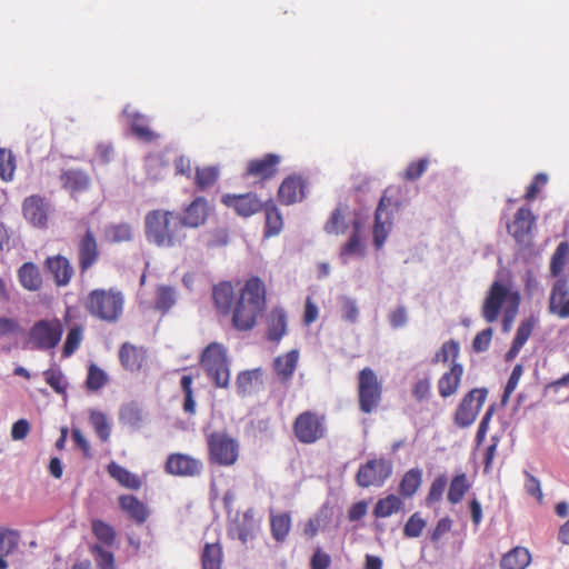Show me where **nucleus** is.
I'll return each mask as SVG.
<instances>
[{"label": "nucleus", "instance_id": "nucleus-2", "mask_svg": "<svg viewBox=\"0 0 569 569\" xmlns=\"http://www.w3.org/2000/svg\"><path fill=\"white\" fill-rule=\"evenodd\" d=\"M144 232L149 242L164 248L180 247L187 238L179 214L161 209L146 214Z\"/></svg>", "mask_w": 569, "mask_h": 569}, {"label": "nucleus", "instance_id": "nucleus-45", "mask_svg": "<svg viewBox=\"0 0 569 569\" xmlns=\"http://www.w3.org/2000/svg\"><path fill=\"white\" fill-rule=\"evenodd\" d=\"M90 423L92 425L98 438L102 442H107L111 433V428L107 416L102 411L91 410Z\"/></svg>", "mask_w": 569, "mask_h": 569}, {"label": "nucleus", "instance_id": "nucleus-1", "mask_svg": "<svg viewBox=\"0 0 569 569\" xmlns=\"http://www.w3.org/2000/svg\"><path fill=\"white\" fill-rule=\"evenodd\" d=\"M267 291L262 280L251 277L240 290L234 306L232 307V326L239 331L253 329L258 317L266 309Z\"/></svg>", "mask_w": 569, "mask_h": 569}, {"label": "nucleus", "instance_id": "nucleus-7", "mask_svg": "<svg viewBox=\"0 0 569 569\" xmlns=\"http://www.w3.org/2000/svg\"><path fill=\"white\" fill-rule=\"evenodd\" d=\"M208 460L221 467L233 466L239 458L238 441L223 431H213L207 437Z\"/></svg>", "mask_w": 569, "mask_h": 569}, {"label": "nucleus", "instance_id": "nucleus-63", "mask_svg": "<svg viewBox=\"0 0 569 569\" xmlns=\"http://www.w3.org/2000/svg\"><path fill=\"white\" fill-rule=\"evenodd\" d=\"M91 551L97 556L96 561L99 569H116L114 556L111 551L104 550L99 545H94Z\"/></svg>", "mask_w": 569, "mask_h": 569}, {"label": "nucleus", "instance_id": "nucleus-13", "mask_svg": "<svg viewBox=\"0 0 569 569\" xmlns=\"http://www.w3.org/2000/svg\"><path fill=\"white\" fill-rule=\"evenodd\" d=\"M78 269L84 276L100 259V249L92 229L87 226L86 231L76 241Z\"/></svg>", "mask_w": 569, "mask_h": 569}, {"label": "nucleus", "instance_id": "nucleus-54", "mask_svg": "<svg viewBox=\"0 0 569 569\" xmlns=\"http://www.w3.org/2000/svg\"><path fill=\"white\" fill-rule=\"evenodd\" d=\"M108 381L106 372L97 365L91 363L88 368V376L86 380V387L90 391H98Z\"/></svg>", "mask_w": 569, "mask_h": 569}, {"label": "nucleus", "instance_id": "nucleus-61", "mask_svg": "<svg viewBox=\"0 0 569 569\" xmlns=\"http://www.w3.org/2000/svg\"><path fill=\"white\" fill-rule=\"evenodd\" d=\"M522 372H523L522 365H516L513 367V369L509 376V379L507 381V385L505 387L502 397H501L502 405H507V402L509 401L511 395L513 393V391L516 390V388L519 383Z\"/></svg>", "mask_w": 569, "mask_h": 569}, {"label": "nucleus", "instance_id": "nucleus-19", "mask_svg": "<svg viewBox=\"0 0 569 569\" xmlns=\"http://www.w3.org/2000/svg\"><path fill=\"white\" fill-rule=\"evenodd\" d=\"M210 212L208 200L204 197H196L179 216L183 227L198 228L206 223Z\"/></svg>", "mask_w": 569, "mask_h": 569}, {"label": "nucleus", "instance_id": "nucleus-38", "mask_svg": "<svg viewBox=\"0 0 569 569\" xmlns=\"http://www.w3.org/2000/svg\"><path fill=\"white\" fill-rule=\"evenodd\" d=\"M422 482V471L418 468H412L408 470L400 483H399V493L403 498L412 497L418 489L420 488Z\"/></svg>", "mask_w": 569, "mask_h": 569}, {"label": "nucleus", "instance_id": "nucleus-62", "mask_svg": "<svg viewBox=\"0 0 569 569\" xmlns=\"http://www.w3.org/2000/svg\"><path fill=\"white\" fill-rule=\"evenodd\" d=\"M426 527V521L420 517L418 512L413 513L403 527V535L407 538L419 537Z\"/></svg>", "mask_w": 569, "mask_h": 569}, {"label": "nucleus", "instance_id": "nucleus-14", "mask_svg": "<svg viewBox=\"0 0 569 569\" xmlns=\"http://www.w3.org/2000/svg\"><path fill=\"white\" fill-rule=\"evenodd\" d=\"M202 469L200 459L181 452L170 453L164 462V471L174 477H198Z\"/></svg>", "mask_w": 569, "mask_h": 569}, {"label": "nucleus", "instance_id": "nucleus-16", "mask_svg": "<svg viewBox=\"0 0 569 569\" xmlns=\"http://www.w3.org/2000/svg\"><path fill=\"white\" fill-rule=\"evenodd\" d=\"M535 222L536 217L532 211L521 207L516 212L512 223L508 226V231L518 243L528 244L531 241Z\"/></svg>", "mask_w": 569, "mask_h": 569}, {"label": "nucleus", "instance_id": "nucleus-60", "mask_svg": "<svg viewBox=\"0 0 569 569\" xmlns=\"http://www.w3.org/2000/svg\"><path fill=\"white\" fill-rule=\"evenodd\" d=\"M429 166V160L423 158L410 162L402 173V179L406 181H415L419 179Z\"/></svg>", "mask_w": 569, "mask_h": 569}, {"label": "nucleus", "instance_id": "nucleus-53", "mask_svg": "<svg viewBox=\"0 0 569 569\" xmlns=\"http://www.w3.org/2000/svg\"><path fill=\"white\" fill-rule=\"evenodd\" d=\"M16 170V160L12 151L0 148V178L3 181H10Z\"/></svg>", "mask_w": 569, "mask_h": 569}, {"label": "nucleus", "instance_id": "nucleus-22", "mask_svg": "<svg viewBox=\"0 0 569 569\" xmlns=\"http://www.w3.org/2000/svg\"><path fill=\"white\" fill-rule=\"evenodd\" d=\"M569 287L566 279H559L552 287L549 311L559 318H569Z\"/></svg>", "mask_w": 569, "mask_h": 569}, {"label": "nucleus", "instance_id": "nucleus-15", "mask_svg": "<svg viewBox=\"0 0 569 569\" xmlns=\"http://www.w3.org/2000/svg\"><path fill=\"white\" fill-rule=\"evenodd\" d=\"M222 203L233 209L241 217H251L262 210L264 203L256 193L248 192L243 194H224Z\"/></svg>", "mask_w": 569, "mask_h": 569}, {"label": "nucleus", "instance_id": "nucleus-58", "mask_svg": "<svg viewBox=\"0 0 569 569\" xmlns=\"http://www.w3.org/2000/svg\"><path fill=\"white\" fill-rule=\"evenodd\" d=\"M46 382L57 392L66 393L68 382L60 369L50 368L43 372Z\"/></svg>", "mask_w": 569, "mask_h": 569}, {"label": "nucleus", "instance_id": "nucleus-64", "mask_svg": "<svg viewBox=\"0 0 569 569\" xmlns=\"http://www.w3.org/2000/svg\"><path fill=\"white\" fill-rule=\"evenodd\" d=\"M411 393L418 402L429 399L431 396V379L425 377L416 381L412 386Z\"/></svg>", "mask_w": 569, "mask_h": 569}, {"label": "nucleus", "instance_id": "nucleus-20", "mask_svg": "<svg viewBox=\"0 0 569 569\" xmlns=\"http://www.w3.org/2000/svg\"><path fill=\"white\" fill-rule=\"evenodd\" d=\"M60 182L62 188L70 193L72 198L86 192L91 184L90 176L80 169H68L61 172Z\"/></svg>", "mask_w": 569, "mask_h": 569}, {"label": "nucleus", "instance_id": "nucleus-5", "mask_svg": "<svg viewBox=\"0 0 569 569\" xmlns=\"http://www.w3.org/2000/svg\"><path fill=\"white\" fill-rule=\"evenodd\" d=\"M200 363L217 388L229 386L230 370L226 348L221 343H209L201 353Z\"/></svg>", "mask_w": 569, "mask_h": 569}, {"label": "nucleus", "instance_id": "nucleus-27", "mask_svg": "<svg viewBox=\"0 0 569 569\" xmlns=\"http://www.w3.org/2000/svg\"><path fill=\"white\" fill-rule=\"evenodd\" d=\"M119 506L128 517L138 525H142L149 517L146 505L132 495H122L118 498Z\"/></svg>", "mask_w": 569, "mask_h": 569}, {"label": "nucleus", "instance_id": "nucleus-37", "mask_svg": "<svg viewBox=\"0 0 569 569\" xmlns=\"http://www.w3.org/2000/svg\"><path fill=\"white\" fill-rule=\"evenodd\" d=\"M403 507V501L397 495H388L387 497L379 499L373 508V516L376 518H387L400 511Z\"/></svg>", "mask_w": 569, "mask_h": 569}, {"label": "nucleus", "instance_id": "nucleus-32", "mask_svg": "<svg viewBox=\"0 0 569 569\" xmlns=\"http://www.w3.org/2000/svg\"><path fill=\"white\" fill-rule=\"evenodd\" d=\"M266 222L263 234L266 238L278 236L283 229V217L272 200L264 202L262 207Z\"/></svg>", "mask_w": 569, "mask_h": 569}, {"label": "nucleus", "instance_id": "nucleus-41", "mask_svg": "<svg viewBox=\"0 0 569 569\" xmlns=\"http://www.w3.org/2000/svg\"><path fill=\"white\" fill-rule=\"evenodd\" d=\"M121 423L132 429H139L143 421L141 407L136 402L123 405L119 412Z\"/></svg>", "mask_w": 569, "mask_h": 569}, {"label": "nucleus", "instance_id": "nucleus-26", "mask_svg": "<svg viewBox=\"0 0 569 569\" xmlns=\"http://www.w3.org/2000/svg\"><path fill=\"white\" fill-rule=\"evenodd\" d=\"M119 360L126 370L139 371L146 360V350L142 347L124 342L119 349Z\"/></svg>", "mask_w": 569, "mask_h": 569}, {"label": "nucleus", "instance_id": "nucleus-28", "mask_svg": "<svg viewBox=\"0 0 569 569\" xmlns=\"http://www.w3.org/2000/svg\"><path fill=\"white\" fill-rule=\"evenodd\" d=\"M212 298L217 310L222 315H229L234 306V290L229 281H222L212 289Z\"/></svg>", "mask_w": 569, "mask_h": 569}, {"label": "nucleus", "instance_id": "nucleus-55", "mask_svg": "<svg viewBox=\"0 0 569 569\" xmlns=\"http://www.w3.org/2000/svg\"><path fill=\"white\" fill-rule=\"evenodd\" d=\"M460 347L456 340H449L442 343L440 350L435 355L432 362L438 363H447L450 359L452 362H456V359L459 356Z\"/></svg>", "mask_w": 569, "mask_h": 569}, {"label": "nucleus", "instance_id": "nucleus-21", "mask_svg": "<svg viewBox=\"0 0 569 569\" xmlns=\"http://www.w3.org/2000/svg\"><path fill=\"white\" fill-rule=\"evenodd\" d=\"M24 218L36 227H44L48 220V203L44 198L33 194L24 199L22 204Z\"/></svg>", "mask_w": 569, "mask_h": 569}, {"label": "nucleus", "instance_id": "nucleus-29", "mask_svg": "<svg viewBox=\"0 0 569 569\" xmlns=\"http://www.w3.org/2000/svg\"><path fill=\"white\" fill-rule=\"evenodd\" d=\"M108 475L114 479L121 487L127 488L129 490H139L142 486L141 478L132 473L127 468L120 466L116 461H111L107 466Z\"/></svg>", "mask_w": 569, "mask_h": 569}, {"label": "nucleus", "instance_id": "nucleus-39", "mask_svg": "<svg viewBox=\"0 0 569 569\" xmlns=\"http://www.w3.org/2000/svg\"><path fill=\"white\" fill-rule=\"evenodd\" d=\"M223 552L220 543H206L201 553L202 569H221Z\"/></svg>", "mask_w": 569, "mask_h": 569}, {"label": "nucleus", "instance_id": "nucleus-40", "mask_svg": "<svg viewBox=\"0 0 569 569\" xmlns=\"http://www.w3.org/2000/svg\"><path fill=\"white\" fill-rule=\"evenodd\" d=\"M470 488L471 483L469 482L468 477L465 472L456 475L451 479L449 485V490L447 495L448 501L452 505L459 503Z\"/></svg>", "mask_w": 569, "mask_h": 569}, {"label": "nucleus", "instance_id": "nucleus-12", "mask_svg": "<svg viewBox=\"0 0 569 569\" xmlns=\"http://www.w3.org/2000/svg\"><path fill=\"white\" fill-rule=\"evenodd\" d=\"M487 396L488 390L486 388H475L466 393L455 412V423L460 428L471 426L483 406Z\"/></svg>", "mask_w": 569, "mask_h": 569}, {"label": "nucleus", "instance_id": "nucleus-23", "mask_svg": "<svg viewBox=\"0 0 569 569\" xmlns=\"http://www.w3.org/2000/svg\"><path fill=\"white\" fill-rule=\"evenodd\" d=\"M305 198V182L298 176L287 177L278 189V199L281 204L290 206Z\"/></svg>", "mask_w": 569, "mask_h": 569}, {"label": "nucleus", "instance_id": "nucleus-50", "mask_svg": "<svg viewBox=\"0 0 569 569\" xmlns=\"http://www.w3.org/2000/svg\"><path fill=\"white\" fill-rule=\"evenodd\" d=\"M347 207L338 206L330 214L329 219L325 223V231L329 234H338L346 229L345 226V213Z\"/></svg>", "mask_w": 569, "mask_h": 569}, {"label": "nucleus", "instance_id": "nucleus-56", "mask_svg": "<svg viewBox=\"0 0 569 569\" xmlns=\"http://www.w3.org/2000/svg\"><path fill=\"white\" fill-rule=\"evenodd\" d=\"M261 372L259 369L241 371L237 377V389L238 393L247 395L250 392L254 381L259 380Z\"/></svg>", "mask_w": 569, "mask_h": 569}, {"label": "nucleus", "instance_id": "nucleus-18", "mask_svg": "<svg viewBox=\"0 0 569 569\" xmlns=\"http://www.w3.org/2000/svg\"><path fill=\"white\" fill-rule=\"evenodd\" d=\"M281 158L276 153H267L261 158L251 159L247 163L246 176L268 180L276 176Z\"/></svg>", "mask_w": 569, "mask_h": 569}, {"label": "nucleus", "instance_id": "nucleus-48", "mask_svg": "<svg viewBox=\"0 0 569 569\" xmlns=\"http://www.w3.org/2000/svg\"><path fill=\"white\" fill-rule=\"evenodd\" d=\"M92 532L96 538L106 546L113 545L117 537L114 528L100 519L92 521Z\"/></svg>", "mask_w": 569, "mask_h": 569}, {"label": "nucleus", "instance_id": "nucleus-11", "mask_svg": "<svg viewBox=\"0 0 569 569\" xmlns=\"http://www.w3.org/2000/svg\"><path fill=\"white\" fill-rule=\"evenodd\" d=\"M392 473V465L385 458H375L361 465L356 482L359 487H381Z\"/></svg>", "mask_w": 569, "mask_h": 569}, {"label": "nucleus", "instance_id": "nucleus-36", "mask_svg": "<svg viewBox=\"0 0 569 569\" xmlns=\"http://www.w3.org/2000/svg\"><path fill=\"white\" fill-rule=\"evenodd\" d=\"M130 128L132 133L144 142H152L159 138V134L149 127L147 118L140 113L130 116Z\"/></svg>", "mask_w": 569, "mask_h": 569}, {"label": "nucleus", "instance_id": "nucleus-31", "mask_svg": "<svg viewBox=\"0 0 569 569\" xmlns=\"http://www.w3.org/2000/svg\"><path fill=\"white\" fill-rule=\"evenodd\" d=\"M287 332V315L281 308H273L267 320V339L279 342Z\"/></svg>", "mask_w": 569, "mask_h": 569}, {"label": "nucleus", "instance_id": "nucleus-35", "mask_svg": "<svg viewBox=\"0 0 569 569\" xmlns=\"http://www.w3.org/2000/svg\"><path fill=\"white\" fill-rule=\"evenodd\" d=\"M291 530V516L289 512L270 513V531L277 542H283Z\"/></svg>", "mask_w": 569, "mask_h": 569}, {"label": "nucleus", "instance_id": "nucleus-10", "mask_svg": "<svg viewBox=\"0 0 569 569\" xmlns=\"http://www.w3.org/2000/svg\"><path fill=\"white\" fill-rule=\"evenodd\" d=\"M388 192V189L383 192L375 212L373 243L377 249L382 248L386 242L392 229V211L399 207V203L393 201Z\"/></svg>", "mask_w": 569, "mask_h": 569}, {"label": "nucleus", "instance_id": "nucleus-34", "mask_svg": "<svg viewBox=\"0 0 569 569\" xmlns=\"http://www.w3.org/2000/svg\"><path fill=\"white\" fill-rule=\"evenodd\" d=\"M530 562L529 550L523 547H515L502 556L500 567L501 569H526Z\"/></svg>", "mask_w": 569, "mask_h": 569}, {"label": "nucleus", "instance_id": "nucleus-33", "mask_svg": "<svg viewBox=\"0 0 569 569\" xmlns=\"http://www.w3.org/2000/svg\"><path fill=\"white\" fill-rule=\"evenodd\" d=\"M536 321L532 318L522 320L516 331V336L513 338L512 345L510 349L506 353V361L513 360L525 343L528 341L530 336L532 335Z\"/></svg>", "mask_w": 569, "mask_h": 569}, {"label": "nucleus", "instance_id": "nucleus-57", "mask_svg": "<svg viewBox=\"0 0 569 569\" xmlns=\"http://www.w3.org/2000/svg\"><path fill=\"white\" fill-rule=\"evenodd\" d=\"M19 546V533L10 529H0V553L9 556Z\"/></svg>", "mask_w": 569, "mask_h": 569}, {"label": "nucleus", "instance_id": "nucleus-51", "mask_svg": "<svg viewBox=\"0 0 569 569\" xmlns=\"http://www.w3.org/2000/svg\"><path fill=\"white\" fill-rule=\"evenodd\" d=\"M363 246L359 236V223H355L353 232L348 242L341 248L340 257L346 262V259L350 256H362Z\"/></svg>", "mask_w": 569, "mask_h": 569}, {"label": "nucleus", "instance_id": "nucleus-42", "mask_svg": "<svg viewBox=\"0 0 569 569\" xmlns=\"http://www.w3.org/2000/svg\"><path fill=\"white\" fill-rule=\"evenodd\" d=\"M229 535L231 538L239 539L243 545L253 539L254 537V522L252 517L244 515L243 519L236 522L230 529Z\"/></svg>", "mask_w": 569, "mask_h": 569}, {"label": "nucleus", "instance_id": "nucleus-44", "mask_svg": "<svg viewBox=\"0 0 569 569\" xmlns=\"http://www.w3.org/2000/svg\"><path fill=\"white\" fill-rule=\"evenodd\" d=\"M176 303V291L169 286H159L156 291L154 309L167 313Z\"/></svg>", "mask_w": 569, "mask_h": 569}, {"label": "nucleus", "instance_id": "nucleus-59", "mask_svg": "<svg viewBox=\"0 0 569 569\" xmlns=\"http://www.w3.org/2000/svg\"><path fill=\"white\" fill-rule=\"evenodd\" d=\"M340 312L345 321L355 323L359 318V308L355 299L350 297L340 298Z\"/></svg>", "mask_w": 569, "mask_h": 569}, {"label": "nucleus", "instance_id": "nucleus-4", "mask_svg": "<svg viewBox=\"0 0 569 569\" xmlns=\"http://www.w3.org/2000/svg\"><path fill=\"white\" fill-rule=\"evenodd\" d=\"M357 396L359 410L370 415L378 410L383 398V386L376 371L366 367L357 376Z\"/></svg>", "mask_w": 569, "mask_h": 569}, {"label": "nucleus", "instance_id": "nucleus-43", "mask_svg": "<svg viewBox=\"0 0 569 569\" xmlns=\"http://www.w3.org/2000/svg\"><path fill=\"white\" fill-rule=\"evenodd\" d=\"M104 236L111 243L128 242L132 240V227L127 222L113 223L106 228Z\"/></svg>", "mask_w": 569, "mask_h": 569}, {"label": "nucleus", "instance_id": "nucleus-47", "mask_svg": "<svg viewBox=\"0 0 569 569\" xmlns=\"http://www.w3.org/2000/svg\"><path fill=\"white\" fill-rule=\"evenodd\" d=\"M219 177V170L217 167H203L197 168L194 176V183L199 190H206L212 187Z\"/></svg>", "mask_w": 569, "mask_h": 569}, {"label": "nucleus", "instance_id": "nucleus-3", "mask_svg": "<svg viewBox=\"0 0 569 569\" xmlns=\"http://www.w3.org/2000/svg\"><path fill=\"white\" fill-rule=\"evenodd\" d=\"M83 306L91 317L103 322L114 323L123 313L124 296L116 288H98L88 293Z\"/></svg>", "mask_w": 569, "mask_h": 569}, {"label": "nucleus", "instance_id": "nucleus-49", "mask_svg": "<svg viewBox=\"0 0 569 569\" xmlns=\"http://www.w3.org/2000/svg\"><path fill=\"white\" fill-rule=\"evenodd\" d=\"M192 382H193L192 376L184 375L181 377L180 385H181V389L184 393L182 409H183V412L187 413L188 416L196 415V401H194V397H193Z\"/></svg>", "mask_w": 569, "mask_h": 569}, {"label": "nucleus", "instance_id": "nucleus-46", "mask_svg": "<svg viewBox=\"0 0 569 569\" xmlns=\"http://www.w3.org/2000/svg\"><path fill=\"white\" fill-rule=\"evenodd\" d=\"M568 257H569V242L562 241L557 246V248L551 257L550 273L553 277H558L562 272V270L567 263Z\"/></svg>", "mask_w": 569, "mask_h": 569}, {"label": "nucleus", "instance_id": "nucleus-6", "mask_svg": "<svg viewBox=\"0 0 569 569\" xmlns=\"http://www.w3.org/2000/svg\"><path fill=\"white\" fill-rule=\"evenodd\" d=\"M292 431L300 443L313 445L326 438L328 433L327 418L318 411H302L295 418Z\"/></svg>", "mask_w": 569, "mask_h": 569}, {"label": "nucleus", "instance_id": "nucleus-24", "mask_svg": "<svg viewBox=\"0 0 569 569\" xmlns=\"http://www.w3.org/2000/svg\"><path fill=\"white\" fill-rule=\"evenodd\" d=\"M463 376V366L452 362L449 370L443 372L438 380V392L442 398L453 396L460 386Z\"/></svg>", "mask_w": 569, "mask_h": 569}, {"label": "nucleus", "instance_id": "nucleus-8", "mask_svg": "<svg viewBox=\"0 0 569 569\" xmlns=\"http://www.w3.org/2000/svg\"><path fill=\"white\" fill-rule=\"evenodd\" d=\"M63 325L58 318L40 319L29 330V342L34 349L51 350L61 341Z\"/></svg>", "mask_w": 569, "mask_h": 569}, {"label": "nucleus", "instance_id": "nucleus-25", "mask_svg": "<svg viewBox=\"0 0 569 569\" xmlns=\"http://www.w3.org/2000/svg\"><path fill=\"white\" fill-rule=\"evenodd\" d=\"M299 361V351L293 349L274 358L272 369L277 378L287 383L292 378Z\"/></svg>", "mask_w": 569, "mask_h": 569}, {"label": "nucleus", "instance_id": "nucleus-30", "mask_svg": "<svg viewBox=\"0 0 569 569\" xmlns=\"http://www.w3.org/2000/svg\"><path fill=\"white\" fill-rule=\"evenodd\" d=\"M21 287L28 291H39L43 279L39 267L33 262H24L17 271Z\"/></svg>", "mask_w": 569, "mask_h": 569}, {"label": "nucleus", "instance_id": "nucleus-52", "mask_svg": "<svg viewBox=\"0 0 569 569\" xmlns=\"http://www.w3.org/2000/svg\"><path fill=\"white\" fill-rule=\"evenodd\" d=\"M83 338V329L81 326L72 327L68 333L63 345L62 355L68 358L72 356L76 350L80 347Z\"/></svg>", "mask_w": 569, "mask_h": 569}, {"label": "nucleus", "instance_id": "nucleus-9", "mask_svg": "<svg viewBox=\"0 0 569 569\" xmlns=\"http://www.w3.org/2000/svg\"><path fill=\"white\" fill-rule=\"evenodd\" d=\"M506 301L509 306L519 307L520 296L518 292L510 291L503 283L493 281L482 305L481 315L483 319L489 323L495 322Z\"/></svg>", "mask_w": 569, "mask_h": 569}, {"label": "nucleus", "instance_id": "nucleus-17", "mask_svg": "<svg viewBox=\"0 0 569 569\" xmlns=\"http://www.w3.org/2000/svg\"><path fill=\"white\" fill-rule=\"evenodd\" d=\"M43 266L52 276L53 282L57 287H67L74 276V269L70 260L62 254L47 257Z\"/></svg>", "mask_w": 569, "mask_h": 569}]
</instances>
